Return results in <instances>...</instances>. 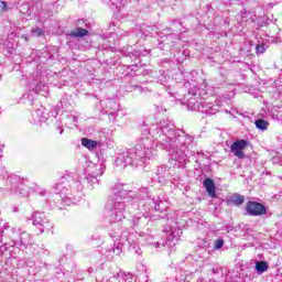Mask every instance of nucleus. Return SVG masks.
<instances>
[{
	"instance_id": "1",
	"label": "nucleus",
	"mask_w": 282,
	"mask_h": 282,
	"mask_svg": "<svg viewBox=\"0 0 282 282\" xmlns=\"http://www.w3.org/2000/svg\"><path fill=\"white\" fill-rule=\"evenodd\" d=\"M174 131L175 126H173V123H161V128H156L152 133L147 129L143 130L140 141L135 144L134 149L118 155L116 166L122 170L126 166H141L142 164H148L156 153L154 147L166 149L172 160L181 164L182 162H186L191 138L186 134L175 135Z\"/></svg>"
},
{
	"instance_id": "2",
	"label": "nucleus",
	"mask_w": 282,
	"mask_h": 282,
	"mask_svg": "<svg viewBox=\"0 0 282 282\" xmlns=\"http://www.w3.org/2000/svg\"><path fill=\"white\" fill-rule=\"evenodd\" d=\"M149 188L143 187L138 189L137 194L130 191L123 184H117L112 187V195L107 204L108 220L110 224H118L124 219V213L127 210V204L132 199V208H140L138 202H153L155 198H149Z\"/></svg>"
},
{
	"instance_id": "3",
	"label": "nucleus",
	"mask_w": 282,
	"mask_h": 282,
	"mask_svg": "<svg viewBox=\"0 0 282 282\" xmlns=\"http://www.w3.org/2000/svg\"><path fill=\"white\" fill-rule=\"evenodd\" d=\"M142 239V237H145V235L143 232H130L128 237L123 236L120 240L115 241L112 248L113 254H116L117 257L120 256L122 253V248H124V246H130V248L134 250L135 254H142V250H140V248H135V246H138L140 241V238Z\"/></svg>"
},
{
	"instance_id": "4",
	"label": "nucleus",
	"mask_w": 282,
	"mask_h": 282,
	"mask_svg": "<svg viewBox=\"0 0 282 282\" xmlns=\"http://www.w3.org/2000/svg\"><path fill=\"white\" fill-rule=\"evenodd\" d=\"M32 219L33 226L37 228L40 235H43L45 230H50V228H52V224H50V220L47 219V217H45L44 213L34 212L32 214Z\"/></svg>"
},
{
	"instance_id": "5",
	"label": "nucleus",
	"mask_w": 282,
	"mask_h": 282,
	"mask_svg": "<svg viewBox=\"0 0 282 282\" xmlns=\"http://www.w3.org/2000/svg\"><path fill=\"white\" fill-rule=\"evenodd\" d=\"M181 237L182 228H178L177 223H175L174 226H170V230H167L166 246H169V248L177 246Z\"/></svg>"
},
{
	"instance_id": "6",
	"label": "nucleus",
	"mask_w": 282,
	"mask_h": 282,
	"mask_svg": "<svg viewBox=\"0 0 282 282\" xmlns=\"http://www.w3.org/2000/svg\"><path fill=\"white\" fill-rule=\"evenodd\" d=\"M246 210L251 217H261L262 215H265V213H268L265 206L257 202H248Z\"/></svg>"
},
{
	"instance_id": "7",
	"label": "nucleus",
	"mask_w": 282,
	"mask_h": 282,
	"mask_svg": "<svg viewBox=\"0 0 282 282\" xmlns=\"http://www.w3.org/2000/svg\"><path fill=\"white\" fill-rule=\"evenodd\" d=\"M87 172H88L87 181L90 184H96V182H98V177H100V175L105 173V164L97 163L93 167L88 169Z\"/></svg>"
},
{
	"instance_id": "8",
	"label": "nucleus",
	"mask_w": 282,
	"mask_h": 282,
	"mask_svg": "<svg viewBox=\"0 0 282 282\" xmlns=\"http://www.w3.org/2000/svg\"><path fill=\"white\" fill-rule=\"evenodd\" d=\"M247 148L248 141L242 139L234 142L230 147V151L236 158H238L239 160H243V158H246V153H243V150Z\"/></svg>"
},
{
	"instance_id": "9",
	"label": "nucleus",
	"mask_w": 282,
	"mask_h": 282,
	"mask_svg": "<svg viewBox=\"0 0 282 282\" xmlns=\"http://www.w3.org/2000/svg\"><path fill=\"white\" fill-rule=\"evenodd\" d=\"M31 116V122L33 124H41L42 122H46L50 118V115L45 112V107L43 106H40L37 109H35Z\"/></svg>"
},
{
	"instance_id": "10",
	"label": "nucleus",
	"mask_w": 282,
	"mask_h": 282,
	"mask_svg": "<svg viewBox=\"0 0 282 282\" xmlns=\"http://www.w3.org/2000/svg\"><path fill=\"white\" fill-rule=\"evenodd\" d=\"M198 111H200V113H205L206 116H215V113H217V106L203 101L198 105Z\"/></svg>"
},
{
	"instance_id": "11",
	"label": "nucleus",
	"mask_w": 282,
	"mask_h": 282,
	"mask_svg": "<svg viewBox=\"0 0 282 282\" xmlns=\"http://www.w3.org/2000/svg\"><path fill=\"white\" fill-rule=\"evenodd\" d=\"M203 186L204 188H206L209 197H215L216 195V192H215V181L212 180V178H206L204 182H203Z\"/></svg>"
},
{
	"instance_id": "12",
	"label": "nucleus",
	"mask_w": 282,
	"mask_h": 282,
	"mask_svg": "<svg viewBox=\"0 0 282 282\" xmlns=\"http://www.w3.org/2000/svg\"><path fill=\"white\" fill-rule=\"evenodd\" d=\"M20 246L22 248H28V246H32V237L30 234L22 231L19 237Z\"/></svg>"
},
{
	"instance_id": "13",
	"label": "nucleus",
	"mask_w": 282,
	"mask_h": 282,
	"mask_svg": "<svg viewBox=\"0 0 282 282\" xmlns=\"http://www.w3.org/2000/svg\"><path fill=\"white\" fill-rule=\"evenodd\" d=\"M118 110H119V105H118V102H116V100H113V99L106 100V112L107 113L113 115Z\"/></svg>"
},
{
	"instance_id": "14",
	"label": "nucleus",
	"mask_w": 282,
	"mask_h": 282,
	"mask_svg": "<svg viewBox=\"0 0 282 282\" xmlns=\"http://www.w3.org/2000/svg\"><path fill=\"white\" fill-rule=\"evenodd\" d=\"M268 270H270V264H268L267 261L256 262V272H257V274L261 275L264 272H268Z\"/></svg>"
},
{
	"instance_id": "15",
	"label": "nucleus",
	"mask_w": 282,
	"mask_h": 282,
	"mask_svg": "<svg viewBox=\"0 0 282 282\" xmlns=\"http://www.w3.org/2000/svg\"><path fill=\"white\" fill-rule=\"evenodd\" d=\"M82 145H84L85 149H88L89 151H94V149H96V147H98V141H94L89 138H83Z\"/></svg>"
},
{
	"instance_id": "16",
	"label": "nucleus",
	"mask_w": 282,
	"mask_h": 282,
	"mask_svg": "<svg viewBox=\"0 0 282 282\" xmlns=\"http://www.w3.org/2000/svg\"><path fill=\"white\" fill-rule=\"evenodd\" d=\"M89 32L83 28H77L75 31L70 32V36L77 37V39H83V36H87Z\"/></svg>"
},
{
	"instance_id": "17",
	"label": "nucleus",
	"mask_w": 282,
	"mask_h": 282,
	"mask_svg": "<svg viewBox=\"0 0 282 282\" xmlns=\"http://www.w3.org/2000/svg\"><path fill=\"white\" fill-rule=\"evenodd\" d=\"M257 129H260V131H267L268 127H270V123L263 119H258L254 122Z\"/></svg>"
},
{
	"instance_id": "18",
	"label": "nucleus",
	"mask_w": 282,
	"mask_h": 282,
	"mask_svg": "<svg viewBox=\"0 0 282 282\" xmlns=\"http://www.w3.org/2000/svg\"><path fill=\"white\" fill-rule=\"evenodd\" d=\"M231 203H234L235 206H241V204H243L245 198L243 196L239 195V194H235L231 196Z\"/></svg>"
},
{
	"instance_id": "19",
	"label": "nucleus",
	"mask_w": 282,
	"mask_h": 282,
	"mask_svg": "<svg viewBox=\"0 0 282 282\" xmlns=\"http://www.w3.org/2000/svg\"><path fill=\"white\" fill-rule=\"evenodd\" d=\"M32 36H43L45 32L41 28H34L31 31Z\"/></svg>"
},
{
	"instance_id": "20",
	"label": "nucleus",
	"mask_w": 282,
	"mask_h": 282,
	"mask_svg": "<svg viewBox=\"0 0 282 282\" xmlns=\"http://www.w3.org/2000/svg\"><path fill=\"white\" fill-rule=\"evenodd\" d=\"M214 248L215 250H221V248H224V239L216 240Z\"/></svg>"
},
{
	"instance_id": "21",
	"label": "nucleus",
	"mask_w": 282,
	"mask_h": 282,
	"mask_svg": "<svg viewBox=\"0 0 282 282\" xmlns=\"http://www.w3.org/2000/svg\"><path fill=\"white\" fill-rule=\"evenodd\" d=\"M54 188L56 193H61L62 195L65 193V187H63V184L61 183L55 184Z\"/></svg>"
},
{
	"instance_id": "22",
	"label": "nucleus",
	"mask_w": 282,
	"mask_h": 282,
	"mask_svg": "<svg viewBox=\"0 0 282 282\" xmlns=\"http://www.w3.org/2000/svg\"><path fill=\"white\" fill-rule=\"evenodd\" d=\"M257 54H263L265 52V45L263 44H258L256 47Z\"/></svg>"
},
{
	"instance_id": "23",
	"label": "nucleus",
	"mask_w": 282,
	"mask_h": 282,
	"mask_svg": "<svg viewBox=\"0 0 282 282\" xmlns=\"http://www.w3.org/2000/svg\"><path fill=\"white\" fill-rule=\"evenodd\" d=\"M140 219H147V216H142V217H138V216H134V218L132 219L133 221V226H138V224H140Z\"/></svg>"
},
{
	"instance_id": "24",
	"label": "nucleus",
	"mask_w": 282,
	"mask_h": 282,
	"mask_svg": "<svg viewBox=\"0 0 282 282\" xmlns=\"http://www.w3.org/2000/svg\"><path fill=\"white\" fill-rule=\"evenodd\" d=\"M0 8L2 11H6V9L8 8V4L6 3V1H0Z\"/></svg>"
},
{
	"instance_id": "25",
	"label": "nucleus",
	"mask_w": 282,
	"mask_h": 282,
	"mask_svg": "<svg viewBox=\"0 0 282 282\" xmlns=\"http://www.w3.org/2000/svg\"><path fill=\"white\" fill-rule=\"evenodd\" d=\"M189 94H192V96H202V93L199 90H193V89H189Z\"/></svg>"
},
{
	"instance_id": "26",
	"label": "nucleus",
	"mask_w": 282,
	"mask_h": 282,
	"mask_svg": "<svg viewBox=\"0 0 282 282\" xmlns=\"http://www.w3.org/2000/svg\"><path fill=\"white\" fill-rule=\"evenodd\" d=\"M15 180H17V176H11V177H8L7 182L12 184V182H15Z\"/></svg>"
},
{
	"instance_id": "27",
	"label": "nucleus",
	"mask_w": 282,
	"mask_h": 282,
	"mask_svg": "<svg viewBox=\"0 0 282 282\" xmlns=\"http://www.w3.org/2000/svg\"><path fill=\"white\" fill-rule=\"evenodd\" d=\"M156 110L159 111V113H160V112H162V111H166V109H165V108H163L162 106H161V107H160V106H158V107H156Z\"/></svg>"
},
{
	"instance_id": "28",
	"label": "nucleus",
	"mask_w": 282,
	"mask_h": 282,
	"mask_svg": "<svg viewBox=\"0 0 282 282\" xmlns=\"http://www.w3.org/2000/svg\"><path fill=\"white\" fill-rule=\"evenodd\" d=\"M76 185L78 186L77 187V191H83V185L80 182H76Z\"/></svg>"
},
{
	"instance_id": "29",
	"label": "nucleus",
	"mask_w": 282,
	"mask_h": 282,
	"mask_svg": "<svg viewBox=\"0 0 282 282\" xmlns=\"http://www.w3.org/2000/svg\"><path fill=\"white\" fill-rule=\"evenodd\" d=\"M2 228H3V230H8V228H10V224L4 223V224L2 225Z\"/></svg>"
},
{
	"instance_id": "30",
	"label": "nucleus",
	"mask_w": 282,
	"mask_h": 282,
	"mask_svg": "<svg viewBox=\"0 0 282 282\" xmlns=\"http://www.w3.org/2000/svg\"><path fill=\"white\" fill-rule=\"evenodd\" d=\"M0 158H3V145L0 144Z\"/></svg>"
},
{
	"instance_id": "31",
	"label": "nucleus",
	"mask_w": 282,
	"mask_h": 282,
	"mask_svg": "<svg viewBox=\"0 0 282 282\" xmlns=\"http://www.w3.org/2000/svg\"><path fill=\"white\" fill-rule=\"evenodd\" d=\"M162 171H164V167L159 169L158 172H156V174H158V175H161V174H162Z\"/></svg>"
},
{
	"instance_id": "32",
	"label": "nucleus",
	"mask_w": 282,
	"mask_h": 282,
	"mask_svg": "<svg viewBox=\"0 0 282 282\" xmlns=\"http://www.w3.org/2000/svg\"><path fill=\"white\" fill-rule=\"evenodd\" d=\"M47 192L45 191V189H42L41 192H40V195H42V197H43V195H45Z\"/></svg>"
},
{
	"instance_id": "33",
	"label": "nucleus",
	"mask_w": 282,
	"mask_h": 282,
	"mask_svg": "<svg viewBox=\"0 0 282 282\" xmlns=\"http://www.w3.org/2000/svg\"><path fill=\"white\" fill-rule=\"evenodd\" d=\"M58 131H59V135H63V128H58Z\"/></svg>"
},
{
	"instance_id": "34",
	"label": "nucleus",
	"mask_w": 282,
	"mask_h": 282,
	"mask_svg": "<svg viewBox=\"0 0 282 282\" xmlns=\"http://www.w3.org/2000/svg\"><path fill=\"white\" fill-rule=\"evenodd\" d=\"M2 173H4V174H6V173H8V172L6 171V169H2Z\"/></svg>"
},
{
	"instance_id": "35",
	"label": "nucleus",
	"mask_w": 282,
	"mask_h": 282,
	"mask_svg": "<svg viewBox=\"0 0 282 282\" xmlns=\"http://www.w3.org/2000/svg\"><path fill=\"white\" fill-rule=\"evenodd\" d=\"M213 272H214V274H216V273H217V270L214 269Z\"/></svg>"
},
{
	"instance_id": "36",
	"label": "nucleus",
	"mask_w": 282,
	"mask_h": 282,
	"mask_svg": "<svg viewBox=\"0 0 282 282\" xmlns=\"http://www.w3.org/2000/svg\"><path fill=\"white\" fill-rule=\"evenodd\" d=\"M74 122H76V117L73 118Z\"/></svg>"
},
{
	"instance_id": "37",
	"label": "nucleus",
	"mask_w": 282,
	"mask_h": 282,
	"mask_svg": "<svg viewBox=\"0 0 282 282\" xmlns=\"http://www.w3.org/2000/svg\"><path fill=\"white\" fill-rule=\"evenodd\" d=\"M154 208H155V210H158V205H155V207H154Z\"/></svg>"
},
{
	"instance_id": "38",
	"label": "nucleus",
	"mask_w": 282,
	"mask_h": 282,
	"mask_svg": "<svg viewBox=\"0 0 282 282\" xmlns=\"http://www.w3.org/2000/svg\"><path fill=\"white\" fill-rule=\"evenodd\" d=\"M17 229L13 228V232L15 231Z\"/></svg>"
}]
</instances>
